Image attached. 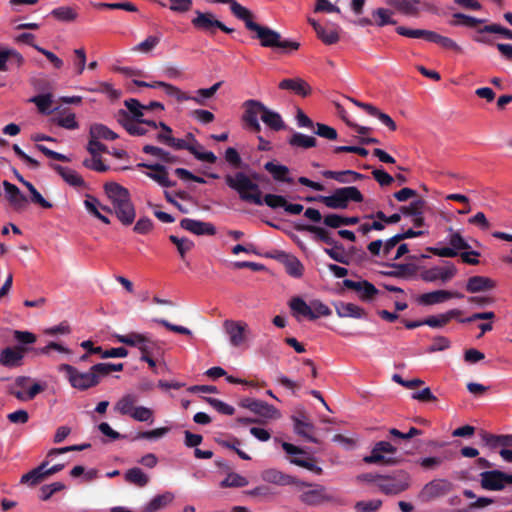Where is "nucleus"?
Here are the masks:
<instances>
[{
    "label": "nucleus",
    "mask_w": 512,
    "mask_h": 512,
    "mask_svg": "<svg viewBox=\"0 0 512 512\" xmlns=\"http://www.w3.org/2000/svg\"><path fill=\"white\" fill-rule=\"evenodd\" d=\"M104 191L111 203L110 212L114 213L122 224H132L136 212L128 189L116 182H107Z\"/></svg>",
    "instance_id": "1"
},
{
    "label": "nucleus",
    "mask_w": 512,
    "mask_h": 512,
    "mask_svg": "<svg viewBox=\"0 0 512 512\" xmlns=\"http://www.w3.org/2000/svg\"><path fill=\"white\" fill-rule=\"evenodd\" d=\"M226 184L235 190L241 200L255 205H263L262 192L259 185L243 172L225 177Z\"/></svg>",
    "instance_id": "2"
},
{
    "label": "nucleus",
    "mask_w": 512,
    "mask_h": 512,
    "mask_svg": "<svg viewBox=\"0 0 512 512\" xmlns=\"http://www.w3.org/2000/svg\"><path fill=\"white\" fill-rule=\"evenodd\" d=\"M248 30L256 33L263 47L279 48L285 53L296 51L300 44L296 41L282 39L280 33L257 23H249Z\"/></svg>",
    "instance_id": "3"
},
{
    "label": "nucleus",
    "mask_w": 512,
    "mask_h": 512,
    "mask_svg": "<svg viewBox=\"0 0 512 512\" xmlns=\"http://www.w3.org/2000/svg\"><path fill=\"white\" fill-rule=\"evenodd\" d=\"M58 371L63 373L66 380L74 389L85 391L98 385L97 377L91 369L82 372L70 364H61Z\"/></svg>",
    "instance_id": "4"
},
{
    "label": "nucleus",
    "mask_w": 512,
    "mask_h": 512,
    "mask_svg": "<svg viewBox=\"0 0 512 512\" xmlns=\"http://www.w3.org/2000/svg\"><path fill=\"white\" fill-rule=\"evenodd\" d=\"M411 484V477L405 471L391 475H377V487L386 495H397L406 491Z\"/></svg>",
    "instance_id": "5"
},
{
    "label": "nucleus",
    "mask_w": 512,
    "mask_h": 512,
    "mask_svg": "<svg viewBox=\"0 0 512 512\" xmlns=\"http://www.w3.org/2000/svg\"><path fill=\"white\" fill-rule=\"evenodd\" d=\"M398 449L388 441L377 442L372 450L371 454L363 458V461L367 464H378L392 466L400 462L397 456Z\"/></svg>",
    "instance_id": "6"
},
{
    "label": "nucleus",
    "mask_w": 512,
    "mask_h": 512,
    "mask_svg": "<svg viewBox=\"0 0 512 512\" xmlns=\"http://www.w3.org/2000/svg\"><path fill=\"white\" fill-rule=\"evenodd\" d=\"M349 201H363V195L354 186L339 188L331 196L322 197V203L333 209H345Z\"/></svg>",
    "instance_id": "7"
},
{
    "label": "nucleus",
    "mask_w": 512,
    "mask_h": 512,
    "mask_svg": "<svg viewBox=\"0 0 512 512\" xmlns=\"http://www.w3.org/2000/svg\"><path fill=\"white\" fill-rule=\"evenodd\" d=\"M117 121L133 136H143L158 128V124L155 121L131 118V116L123 110L118 113Z\"/></svg>",
    "instance_id": "8"
},
{
    "label": "nucleus",
    "mask_w": 512,
    "mask_h": 512,
    "mask_svg": "<svg viewBox=\"0 0 512 512\" xmlns=\"http://www.w3.org/2000/svg\"><path fill=\"white\" fill-rule=\"evenodd\" d=\"M292 315L298 320H315L320 316V303L311 301L307 303L301 297H293L289 301Z\"/></svg>",
    "instance_id": "9"
},
{
    "label": "nucleus",
    "mask_w": 512,
    "mask_h": 512,
    "mask_svg": "<svg viewBox=\"0 0 512 512\" xmlns=\"http://www.w3.org/2000/svg\"><path fill=\"white\" fill-rule=\"evenodd\" d=\"M243 108V121L248 125L252 132L259 133L261 131L259 118L262 120L267 107L258 100L250 99L243 103Z\"/></svg>",
    "instance_id": "10"
},
{
    "label": "nucleus",
    "mask_w": 512,
    "mask_h": 512,
    "mask_svg": "<svg viewBox=\"0 0 512 512\" xmlns=\"http://www.w3.org/2000/svg\"><path fill=\"white\" fill-rule=\"evenodd\" d=\"M196 16L192 19V25L201 31L214 34L216 29H220L225 33H232L233 29L224 25L221 21L217 20L210 12H195Z\"/></svg>",
    "instance_id": "11"
},
{
    "label": "nucleus",
    "mask_w": 512,
    "mask_h": 512,
    "mask_svg": "<svg viewBox=\"0 0 512 512\" xmlns=\"http://www.w3.org/2000/svg\"><path fill=\"white\" fill-rule=\"evenodd\" d=\"M223 328L233 347H240L247 340V335L250 332L248 324L244 321L228 319L223 322Z\"/></svg>",
    "instance_id": "12"
},
{
    "label": "nucleus",
    "mask_w": 512,
    "mask_h": 512,
    "mask_svg": "<svg viewBox=\"0 0 512 512\" xmlns=\"http://www.w3.org/2000/svg\"><path fill=\"white\" fill-rule=\"evenodd\" d=\"M452 490V484L446 479H433L423 486L419 498L423 502H429L448 494Z\"/></svg>",
    "instance_id": "13"
},
{
    "label": "nucleus",
    "mask_w": 512,
    "mask_h": 512,
    "mask_svg": "<svg viewBox=\"0 0 512 512\" xmlns=\"http://www.w3.org/2000/svg\"><path fill=\"white\" fill-rule=\"evenodd\" d=\"M281 446L283 450L290 456L289 461L291 464L306 468L311 471H320V469L317 468L315 461L302 449L288 442H282Z\"/></svg>",
    "instance_id": "14"
},
{
    "label": "nucleus",
    "mask_w": 512,
    "mask_h": 512,
    "mask_svg": "<svg viewBox=\"0 0 512 512\" xmlns=\"http://www.w3.org/2000/svg\"><path fill=\"white\" fill-rule=\"evenodd\" d=\"M261 479L264 482L278 485V486H289V485H297V486H309L307 483L303 481H299L295 477L286 474L276 468H268L261 472Z\"/></svg>",
    "instance_id": "15"
},
{
    "label": "nucleus",
    "mask_w": 512,
    "mask_h": 512,
    "mask_svg": "<svg viewBox=\"0 0 512 512\" xmlns=\"http://www.w3.org/2000/svg\"><path fill=\"white\" fill-rule=\"evenodd\" d=\"M480 477L482 488L493 491L503 489L506 484H510L511 480L509 474H506L499 470L482 472L480 474Z\"/></svg>",
    "instance_id": "16"
},
{
    "label": "nucleus",
    "mask_w": 512,
    "mask_h": 512,
    "mask_svg": "<svg viewBox=\"0 0 512 512\" xmlns=\"http://www.w3.org/2000/svg\"><path fill=\"white\" fill-rule=\"evenodd\" d=\"M168 146L177 150H188L191 154L195 156L196 159L203 162L214 163L217 159L213 152L200 151L196 145H194L193 143H189L187 140L184 139L171 137Z\"/></svg>",
    "instance_id": "17"
},
{
    "label": "nucleus",
    "mask_w": 512,
    "mask_h": 512,
    "mask_svg": "<svg viewBox=\"0 0 512 512\" xmlns=\"http://www.w3.org/2000/svg\"><path fill=\"white\" fill-rule=\"evenodd\" d=\"M28 349L23 346L6 347L0 352V365L6 368H17L23 364Z\"/></svg>",
    "instance_id": "18"
},
{
    "label": "nucleus",
    "mask_w": 512,
    "mask_h": 512,
    "mask_svg": "<svg viewBox=\"0 0 512 512\" xmlns=\"http://www.w3.org/2000/svg\"><path fill=\"white\" fill-rule=\"evenodd\" d=\"M243 406L266 419H277L280 417V412L274 406L262 400L245 399Z\"/></svg>",
    "instance_id": "19"
},
{
    "label": "nucleus",
    "mask_w": 512,
    "mask_h": 512,
    "mask_svg": "<svg viewBox=\"0 0 512 512\" xmlns=\"http://www.w3.org/2000/svg\"><path fill=\"white\" fill-rule=\"evenodd\" d=\"M343 285L348 289L356 291L362 301H370L378 294V289L366 280L353 281L345 279Z\"/></svg>",
    "instance_id": "20"
},
{
    "label": "nucleus",
    "mask_w": 512,
    "mask_h": 512,
    "mask_svg": "<svg viewBox=\"0 0 512 512\" xmlns=\"http://www.w3.org/2000/svg\"><path fill=\"white\" fill-rule=\"evenodd\" d=\"M456 273L457 268L453 264L448 263L444 267H434L429 270H426L422 274V278L427 282H434L437 280L446 282L453 278L456 275Z\"/></svg>",
    "instance_id": "21"
},
{
    "label": "nucleus",
    "mask_w": 512,
    "mask_h": 512,
    "mask_svg": "<svg viewBox=\"0 0 512 512\" xmlns=\"http://www.w3.org/2000/svg\"><path fill=\"white\" fill-rule=\"evenodd\" d=\"M180 226L195 234V235H214L216 233V229L213 224L209 222H203L200 220L184 218L180 221Z\"/></svg>",
    "instance_id": "22"
},
{
    "label": "nucleus",
    "mask_w": 512,
    "mask_h": 512,
    "mask_svg": "<svg viewBox=\"0 0 512 512\" xmlns=\"http://www.w3.org/2000/svg\"><path fill=\"white\" fill-rule=\"evenodd\" d=\"M463 295L459 292H451L447 290H436L424 293L419 296V303L422 305H434L442 303L451 298H462Z\"/></svg>",
    "instance_id": "23"
},
{
    "label": "nucleus",
    "mask_w": 512,
    "mask_h": 512,
    "mask_svg": "<svg viewBox=\"0 0 512 512\" xmlns=\"http://www.w3.org/2000/svg\"><path fill=\"white\" fill-rule=\"evenodd\" d=\"M293 419L295 432L302 436L305 440L315 442V429L309 417L301 413L298 416H295Z\"/></svg>",
    "instance_id": "24"
},
{
    "label": "nucleus",
    "mask_w": 512,
    "mask_h": 512,
    "mask_svg": "<svg viewBox=\"0 0 512 512\" xmlns=\"http://www.w3.org/2000/svg\"><path fill=\"white\" fill-rule=\"evenodd\" d=\"M496 281L485 276H472L467 280L466 290L469 293H480L493 290L496 287Z\"/></svg>",
    "instance_id": "25"
},
{
    "label": "nucleus",
    "mask_w": 512,
    "mask_h": 512,
    "mask_svg": "<svg viewBox=\"0 0 512 512\" xmlns=\"http://www.w3.org/2000/svg\"><path fill=\"white\" fill-rule=\"evenodd\" d=\"M3 186L10 204L17 210L22 209L25 206L27 199L21 193L19 188L8 181H4Z\"/></svg>",
    "instance_id": "26"
},
{
    "label": "nucleus",
    "mask_w": 512,
    "mask_h": 512,
    "mask_svg": "<svg viewBox=\"0 0 512 512\" xmlns=\"http://www.w3.org/2000/svg\"><path fill=\"white\" fill-rule=\"evenodd\" d=\"M279 88L283 90H291L303 97L310 93L309 85L300 78L284 79L279 83Z\"/></svg>",
    "instance_id": "27"
},
{
    "label": "nucleus",
    "mask_w": 512,
    "mask_h": 512,
    "mask_svg": "<svg viewBox=\"0 0 512 512\" xmlns=\"http://www.w3.org/2000/svg\"><path fill=\"white\" fill-rule=\"evenodd\" d=\"M146 175L162 187H173L175 182L168 177L167 168L161 164H154L153 168L146 172Z\"/></svg>",
    "instance_id": "28"
},
{
    "label": "nucleus",
    "mask_w": 512,
    "mask_h": 512,
    "mask_svg": "<svg viewBox=\"0 0 512 512\" xmlns=\"http://www.w3.org/2000/svg\"><path fill=\"white\" fill-rule=\"evenodd\" d=\"M323 176L334 179L340 183H352L364 178L362 174L354 172L352 170L345 171H325L322 173Z\"/></svg>",
    "instance_id": "29"
},
{
    "label": "nucleus",
    "mask_w": 512,
    "mask_h": 512,
    "mask_svg": "<svg viewBox=\"0 0 512 512\" xmlns=\"http://www.w3.org/2000/svg\"><path fill=\"white\" fill-rule=\"evenodd\" d=\"M174 500V494L171 492H164L157 495L150 500L149 503L143 508V512H156L169 505Z\"/></svg>",
    "instance_id": "30"
},
{
    "label": "nucleus",
    "mask_w": 512,
    "mask_h": 512,
    "mask_svg": "<svg viewBox=\"0 0 512 512\" xmlns=\"http://www.w3.org/2000/svg\"><path fill=\"white\" fill-rule=\"evenodd\" d=\"M460 314V310L452 309L443 314L430 316L424 320V323L432 328H439L445 326L451 319L456 318Z\"/></svg>",
    "instance_id": "31"
},
{
    "label": "nucleus",
    "mask_w": 512,
    "mask_h": 512,
    "mask_svg": "<svg viewBox=\"0 0 512 512\" xmlns=\"http://www.w3.org/2000/svg\"><path fill=\"white\" fill-rule=\"evenodd\" d=\"M48 462H43L41 465L31 470L30 472L24 474L21 477V483L28 484L30 486L37 485L44 481L47 476L45 473V467H47Z\"/></svg>",
    "instance_id": "32"
},
{
    "label": "nucleus",
    "mask_w": 512,
    "mask_h": 512,
    "mask_svg": "<svg viewBox=\"0 0 512 512\" xmlns=\"http://www.w3.org/2000/svg\"><path fill=\"white\" fill-rule=\"evenodd\" d=\"M387 3L408 16H415L419 12L417 0H387Z\"/></svg>",
    "instance_id": "33"
},
{
    "label": "nucleus",
    "mask_w": 512,
    "mask_h": 512,
    "mask_svg": "<svg viewBox=\"0 0 512 512\" xmlns=\"http://www.w3.org/2000/svg\"><path fill=\"white\" fill-rule=\"evenodd\" d=\"M124 479L126 482L138 487H145L150 480L149 476L138 467L128 469L124 474Z\"/></svg>",
    "instance_id": "34"
},
{
    "label": "nucleus",
    "mask_w": 512,
    "mask_h": 512,
    "mask_svg": "<svg viewBox=\"0 0 512 512\" xmlns=\"http://www.w3.org/2000/svg\"><path fill=\"white\" fill-rule=\"evenodd\" d=\"M137 398L133 394H125L122 396L114 405V410L121 415L131 416L134 409Z\"/></svg>",
    "instance_id": "35"
},
{
    "label": "nucleus",
    "mask_w": 512,
    "mask_h": 512,
    "mask_svg": "<svg viewBox=\"0 0 512 512\" xmlns=\"http://www.w3.org/2000/svg\"><path fill=\"white\" fill-rule=\"evenodd\" d=\"M336 310L340 317L359 319L366 316L364 309L353 303H340L336 306Z\"/></svg>",
    "instance_id": "36"
},
{
    "label": "nucleus",
    "mask_w": 512,
    "mask_h": 512,
    "mask_svg": "<svg viewBox=\"0 0 512 512\" xmlns=\"http://www.w3.org/2000/svg\"><path fill=\"white\" fill-rule=\"evenodd\" d=\"M226 474V477L219 484L221 488H242L249 484L248 479L239 473L229 470Z\"/></svg>",
    "instance_id": "37"
},
{
    "label": "nucleus",
    "mask_w": 512,
    "mask_h": 512,
    "mask_svg": "<svg viewBox=\"0 0 512 512\" xmlns=\"http://www.w3.org/2000/svg\"><path fill=\"white\" fill-rule=\"evenodd\" d=\"M264 168L273 176V178L277 181L283 182H291V178H289V169L280 164H276L274 162H267L264 165Z\"/></svg>",
    "instance_id": "38"
},
{
    "label": "nucleus",
    "mask_w": 512,
    "mask_h": 512,
    "mask_svg": "<svg viewBox=\"0 0 512 512\" xmlns=\"http://www.w3.org/2000/svg\"><path fill=\"white\" fill-rule=\"evenodd\" d=\"M54 168L68 184L75 187H81L84 185L82 177L76 171L59 165H56Z\"/></svg>",
    "instance_id": "39"
},
{
    "label": "nucleus",
    "mask_w": 512,
    "mask_h": 512,
    "mask_svg": "<svg viewBox=\"0 0 512 512\" xmlns=\"http://www.w3.org/2000/svg\"><path fill=\"white\" fill-rule=\"evenodd\" d=\"M89 135L91 138L98 140H114L118 138V135L115 132H113L107 126L98 123L91 125Z\"/></svg>",
    "instance_id": "40"
},
{
    "label": "nucleus",
    "mask_w": 512,
    "mask_h": 512,
    "mask_svg": "<svg viewBox=\"0 0 512 512\" xmlns=\"http://www.w3.org/2000/svg\"><path fill=\"white\" fill-rule=\"evenodd\" d=\"M8 62H15L17 65H21L23 57L13 49L0 50V71H7Z\"/></svg>",
    "instance_id": "41"
},
{
    "label": "nucleus",
    "mask_w": 512,
    "mask_h": 512,
    "mask_svg": "<svg viewBox=\"0 0 512 512\" xmlns=\"http://www.w3.org/2000/svg\"><path fill=\"white\" fill-rule=\"evenodd\" d=\"M262 121L272 130L279 131L284 128V122L279 113L269 109L267 107L263 114Z\"/></svg>",
    "instance_id": "42"
},
{
    "label": "nucleus",
    "mask_w": 512,
    "mask_h": 512,
    "mask_svg": "<svg viewBox=\"0 0 512 512\" xmlns=\"http://www.w3.org/2000/svg\"><path fill=\"white\" fill-rule=\"evenodd\" d=\"M229 5H230V10H231L232 14L235 17H237L238 19L244 21L247 29H248L249 23H255L252 20L253 14L249 9L242 6L240 3H238L235 0H233Z\"/></svg>",
    "instance_id": "43"
},
{
    "label": "nucleus",
    "mask_w": 512,
    "mask_h": 512,
    "mask_svg": "<svg viewBox=\"0 0 512 512\" xmlns=\"http://www.w3.org/2000/svg\"><path fill=\"white\" fill-rule=\"evenodd\" d=\"M393 12L386 8H378L372 12L374 23L377 26H385L388 24H396V21L392 18Z\"/></svg>",
    "instance_id": "44"
},
{
    "label": "nucleus",
    "mask_w": 512,
    "mask_h": 512,
    "mask_svg": "<svg viewBox=\"0 0 512 512\" xmlns=\"http://www.w3.org/2000/svg\"><path fill=\"white\" fill-rule=\"evenodd\" d=\"M283 264L286 272L292 277H300L302 275L303 267L298 259L291 255L283 256Z\"/></svg>",
    "instance_id": "45"
},
{
    "label": "nucleus",
    "mask_w": 512,
    "mask_h": 512,
    "mask_svg": "<svg viewBox=\"0 0 512 512\" xmlns=\"http://www.w3.org/2000/svg\"><path fill=\"white\" fill-rule=\"evenodd\" d=\"M29 101L34 103L41 113L49 114L51 112L53 95L51 93L40 94L32 97Z\"/></svg>",
    "instance_id": "46"
},
{
    "label": "nucleus",
    "mask_w": 512,
    "mask_h": 512,
    "mask_svg": "<svg viewBox=\"0 0 512 512\" xmlns=\"http://www.w3.org/2000/svg\"><path fill=\"white\" fill-rule=\"evenodd\" d=\"M145 334L131 332L126 335L116 334L114 335L117 342L139 348L142 341H144Z\"/></svg>",
    "instance_id": "47"
},
{
    "label": "nucleus",
    "mask_w": 512,
    "mask_h": 512,
    "mask_svg": "<svg viewBox=\"0 0 512 512\" xmlns=\"http://www.w3.org/2000/svg\"><path fill=\"white\" fill-rule=\"evenodd\" d=\"M484 440L487 445L492 448L503 446L512 447V435H484Z\"/></svg>",
    "instance_id": "48"
},
{
    "label": "nucleus",
    "mask_w": 512,
    "mask_h": 512,
    "mask_svg": "<svg viewBox=\"0 0 512 512\" xmlns=\"http://www.w3.org/2000/svg\"><path fill=\"white\" fill-rule=\"evenodd\" d=\"M399 35L410 37V38H423L426 41L431 40V36L433 31L424 30V29H408L403 26L397 27L396 29Z\"/></svg>",
    "instance_id": "49"
},
{
    "label": "nucleus",
    "mask_w": 512,
    "mask_h": 512,
    "mask_svg": "<svg viewBox=\"0 0 512 512\" xmlns=\"http://www.w3.org/2000/svg\"><path fill=\"white\" fill-rule=\"evenodd\" d=\"M289 143L295 147L310 148L316 145V139L302 133H294L290 138Z\"/></svg>",
    "instance_id": "50"
},
{
    "label": "nucleus",
    "mask_w": 512,
    "mask_h": 512,
    "mask_svg": "<svg viewBox=\"0 0 512 512\" xmlns=\"http://www.w3.org/2000/svg\"><path fill=\"white\" fill-rule=\"evenodd\" d=\"M51 14L58 20L63 22H71L77 18L76 11L69 6H61L54 9Z\"/></svg>",
    "instance_id": "51"
},
{
    "label": "nucleus",
    "mask_w": 512,
    "mask_h": 512,
    "mask_svg": "<svg viewBox=\"0 0 512 512\" xmlns=\"http://www.w3.org/2000/svg\"><path fill=\"white\" fill-rule=\"evenodd\" d=\"M430 42L437 43L441 47L449 50H454L456 52H461V47L451 38L442 36L436 32L432 33Z\"/></svg>",
    "instance_id": "52"
},
{
    "label": "nucleus",
    "mask_w": 512,
    "mask_h": 512,
    "mask_svg": "<svg viewBox=\"0 0 512 512\" xmlns=\"http://www.w3.org/2000/svg\"><path fill=\"white\" fill-rule=\"evenodd\" d=\"M84 205L87 211L95 217L100 214V209L106 212L111 211L109 207L101 205L97 198L90 195L86 197Z\"/></svg>",
    "instance_id": "53"
},
{
    "label": "nucleus",
    "mask_w": 512,
    "mask_h": 512,
    "mask_svg": "<svg viewBox=\"0 0 512 512\" xmlns=\"http://www.w3.org/2000/svg\"><path fill=\"white\" fill-rule=\"evenodd\" d=\"M154 412L152 409L144 406H136L132 415L134 420L139 422H153Z\"/></svg>",
    "instance_id": "54"
},
{
    "label": "nucleus",
    "mask_w": 512,
    "mask_h": 512,
    "mask_svg": "<svg viewBox=\"0 0 512 512\" xmlns=\"http://www.w3.org/2000/svg\"><path fill=\"white\" fill-rule=\"evenodd\" d=\"M217 443L225 448H229V449H232L234 450L238 456L243 459V460H250V456L245 453L244 451H242L239 446H240V441L236 438H233L231 440H227V439H217L216 440Z\"/></svg>",
    "instance_id": "55"
},
{
    "label": "nucleus",
    "mask_w": 512,
    "mask_h": 512,
    "mask_svg": "<svg viewBox=\"0 0 512 512\" xmlns=\"http://www.w3.org/2000/svg\"><path fill=\"white\" fill-rule=\"evenodd\" d=\"M170 241L176 245L177 250L182 258H184L185 254L189 252L193 246V241L188 238H179L177 236L171 235L169 237Z\"/></svg>",
    "instance_id": "56"
},
{
    "label": "nucleus",
    "mask_w": 512,
    "mask_h": 512,
    "mask_svg": "<svg viewBox=\"0 0 512 512\" xmlns=\"http://www.w3.org/2000/svg\"><path fill=\"white\" fill-rule=\"evenodd\" d=\"M453 18L458 21H453L452 25H463V26L470 27V28H474L478 24L484 22L483 19H478V18L468 16V15H465L462 13H455L453 15Z\"/></svg>",
    "instance_id": "57"
},
{
    "label": "nucleus",
    "mask_w": 512,
    "mask_h": 512,
    "mask_svg": "<svg viewBox=\"0 0 512 512\" xmlns=\"http://www.w3.org/2000/svg\"><path fill=\"white\" fill-rule=\"evenodd\" d=\"M204 400L211 405L215 410H217L219 413L225 414V415H233L235 412V409L228 405L227 403L216 399L212 397H205Z\"/></svg>",
    "instance_id": "58"
},
{
    "label": "nucleus",
    "mask_w": 512,
    "mask_h": 512,
    "mask_svg": "<svg viewBox=\"0 0 512 512\" xmlns=\"http://www.w3.org/2000/svg\"><path fill=\"white\" fill-rule=\"evenodd\" d=\"M160 40H161L160 34L148 36L144 41L140 42L134 48V50H137V51H140L143 53H148L159 44Z\"/></svg>",
    "instance_id": "59"
},
{
    "label": "nucleus",
    "mask_w": 512,
    "mask_h": 512,
    "mask_svg": "<svg viewBox=\"0 0 512 512\" xmlns=\"http://www.w3.org/2000/svg\"><path fill=\"white\" fill-rule=\"evenodd\" d=\"M56 123L66 129H76L78 128V123L75 119V114L68 112V113H62L56 118Z\"/></svg>",
    "instance_id": "60"
},
{
    "label": "nucleus",
    "mask_w": 512,
    "mask_h": 512,
    "mask_svg": "<svg viewBox=\"0 0 512 512\" xmlns=\"http://www.w3.org/2000/svg\"><path fill=\"white\" fill-rule=\"evenodd\" d=\"M143 152L146 154L156 156L165 162L174 161V157L169 152L163 150L162 148L153 146V145H145L143 147Z\"/></svg>",
    "instance_id": "61"
},
{
    "label": "nucleus",
    "mask_w": 512,
    "mask_h": 512,
    "mask_svg": "<svg viewBox=\"0 0 512 512\" xmlns=\"http://www.w3.org/2000/svg\"><path fill=\"white\" fill-rule=\"evenodd\" d=\"M444 457L430 456L418 460V464L425 470H436L444 462Z\"/></svg>",
    "instance_id": "62"
},
{
    "label": "nucleus",
    "mask_w": 512,
    "mask_h": 512,
    "mask_svg": "<svg viewBox=\"0 0 512 512\" xmlns=\"http://www.w3.org/2000/svg\"><path fill=\"white\" fill-rule=\"evenodd\" d=\"M83 165L88 169L101 173L109 170V166L102 162L100 156H92L91 158L85 159Z\"/></svg>",
    "instance_id": "63"
},
{
    "label": "nucleus",
    "mask_w": 512,
    "mask_h": 512,
    "mask_svg": "<svg viewBox=\"0 0 512 512\" xmlns=\"http://www.w3.org/2000/svg\"><path fill=\"white\" fill-rule=\"evenodd\" d=\"M65 489V485L62 482H54L48 485H44L40 489V498L44 501L48 500L54 493Z\"/></svg>",
    "instance_id": "64"
}]
</instances>
